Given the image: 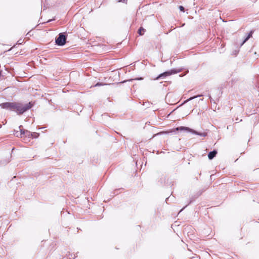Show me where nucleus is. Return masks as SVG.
<instances>
[{
    "mask_svg": "<svg viewBox=\"0 0 259 259\" xmlns=\"http://www.w3.org/2000/svg\"><path fill=\"white\" fill-rule=\"evenodd\" d=\"M33 105V104L31 102L25 105L16 102H5L0 104L2 108L16 111L19 115L22 114L30 109Z\"/></svg>",
    "mask_w": 259,
    "mask_h": 259,
    "instance_id": "f257e3e1",
    "label": "nucleus"
},
{
    "mask_svg": "<svg viewBox=\"0 0 259 259\" xmlns=\"http://www.w3.org/2000/svg\"><path fill=\"white\" fill-rule=\"evenodd\" d=\"M176 131H180V132L186 131V132H190L195 135H198V136H200L201 137H205L207 136V134L205 133L198 132H197V131H196L193 129H191L189 127H185V126L177 127L175 128L172 129L170 132L175 133Z\"/></svg>",
    "mask_w": 259,
    "mask_h": 259,
    "instance_id": "f03ea898",
    "label": "nucleus"
},
{
    "mask_svg": "<svg viewBox=\"0 0 259 259\" xmlns=\"http://www.w3.org/2000/svg\"><path fill=\"white\" fill-rule=\"evenodd\" d=\"M182 69H172L168 71H166L158 75L154 80H159L160 79H163L168 76H170L172 74H175L181 72Z\"/></svg>",
    "mask_w": 259,
    "mask_h": 259,
    "instance_id": "7ed1b4c3",
    "label": "nucleus"
},
{
    "mask_svg": "<svg viewBox=\"0 0 259 259\" xmlns=\"http://www.w3.org/2000/svg\"><path fill=\"white\" fill-rule=\"evenodd\" d=\"M67 35L66 32H61L55 39V43L59 46H63L66 42Z\"/></svg>",
    "mask_w": 259,
    "mask_h": 259,
    "instance_id": "20e7f679",
    "label": "nucleus"
},
{
    "mask_svg": "<svg viewBox=\"0 0 259 259\" xmlns=\"http://www.w3.org/2000/svg\"><path fill=\"white\" fill-rule=\"evenodd\" d=\"M22 126L20 125L19 126V128L20 131V136L22 137L23 135L25 136L26 137H30L31 136V132L27 131L24 130L22 128Z\"/></svg>",
    "mask_w": 259,
    "mask_h": 259,
    "instance_id": "39448f33",
    "label": "nucleus"
},
{
    "mask_svg": "<svg viewBox=\"0 0 259 259\" xmlns=\"http://www.w3.org/2000/svg\"><path fill=\"white\" fill-rule=\"evenodd\" d=\"M217 154V151L215 150H213V151L209 152L208 154V157L209 159H212L214 157H215Z\"/></svg>",
    "mask_w": 259,
    "mask_h": 259,
    "instance_id": "423d86ee",
    "label": "nucleus"
},
{
    "mask_svg": "<svg viewBox=\"0 0 259 259\" xmlns=\"http://www.w3.org/2000/svg\"><path fill=\"white\" fill-rule=\"evenodd\" d=\"M253 32V31L252 30L247 34L246 37L245 38V39L243 41L241 45H242L243 44H244L247 40H248L252 36Z\"/></svg>",
    "mask_w": 259,
    "mask_h": 259,
    "instance_id": "0eeeda50",
    "label": "nucleus"
},
{
    "mask_svg": "<svg viewBox=\"0 0 259 259\" xmlns=\"http://www.w3.org/2000/svg\"><path fill=\"white\" fill-rule=\"evenodd\" d=\"M203 96V95L202 94H201V95H197V96H193V97H190V98H189L188 99H187V100H186L184 103H186L188 101H190L194 99H195L196 98H198V97H202Z\"/></svg>",
    "mask_w": 259,
    "mask_h": 259,
    "instance_id": "6e6552de",
    "label": "nucleus"
},
{
    "mask_svg": "<svg viewBox=\"0 0 259 259\" xmlns=\"http://www.w3.org/2000/svg\"><path fill=\"white\" fill-rule=\"evenodd\" d=\"M39 135V134L38 133L33 132V133H31L30 137L33 138H37V137H38Z\"/></svg>",
    "mask_w": 259,
    "mask_h": 259,
    "instance_id": "1a4fd4ad",
    "label": "nucleus"
},
{
    "mask_svg": "<svg viewBox=\"0 0 259 259\" xmlns=\"http://www.w3.org/2000/svg\"><path fill=\"white\" fill-rule=\"evenodd\" d=\"M145 30L143 27H141L138 30V33L140 35H142L144 34Z\"/></svg>",
    "mask_w": 259,
    "mask_h": 259,
    "instance_id": "9d476101",
    "label": "nucleus"
},
{
    "mask_svg": "<svg viewBox=\"0 0 259 259\" xmlns=\"http://www.w3.org/2000/svg\"><path fill=\"white\" fill-rule=\"evenodd\" d=\"M106 84L105 83H101V82H98L95 85V87H99V86H102V85H105Z\"/></svg>",
    "mask_w": 259,
    "mask_h": 259,
    "instance_id": "9b49d317",
    "label": "nucleus"
},
{
    "mask_svg": "<svg viewBox=\"0 0 259 259\" xmlns=\"http://www.w3.org/2000/svg\"><path fill=\"white\" fill-rule=\"evenodd\" d=\"M179 9L181 11L183 12H184L185 9L182 6H180Z\"/></svg>",
    "mask_w": 259,
    "mask_h": 259,
    "instance_id": "f8f14e48",
    "label": "nucleus"
},
{
    "mask_svg": "<svg viewBox=\"0 0 259 259\" xmlns=\"http://www.w3.org/2000/svg\"><path fill=\"white\" fill-rule=\"evenodd\" d=\"M20 132L19 133L18 131H16V132H15V133L14 134V135H16V137H20Z\"/></svg>",
    "mask_w": 259,
    "mask_h": 259,
    "instance_id": "ddd939ff",
    "label": "nucleus"
},
{
    "mask_svg": "<svg viewBox=\"0 0 259 259\" xmlns=\"http://www.w3.org/2000/svg\"><path fill=\"white\" fill-rule=\"evenodd\" d=\"M135 80H143V78L142 77H139V78H135Z\"/></svg>",
    "mask_w": 259,
    "mask_h": 259,
    "instance_id": "4468645a",
    "label": "nucleus"
},
{
    "mask_svg": "<svg viewBox=\"0 0 259 259\" xmlns=\"http://www.w3.org/2000/svg\"><path fill=\"white\" fill-rule=\"evenodd\" d=\"M208 98L210 99H211V96L210 95H208Z\"/></svg>",
    "mask_w": 259,
    "mask_h": 259,
    "instance_id": "2eb2a0df",
    "label": "nucleus"
},
{
    "mask_svg": "<svg viewBox=\"0 0 259 259\" xmlns=\"http://www.w3.org/2000/svg\"><path fill=\"white\" fill-rule=\"evenodd\" d=\"M184 208H185V207H184V208H183L182 209H181V210H180V212L182 211Z\"/></svg>",
    "mask_w": 259,
    "mask_h": 259,
    "instance_id": "dca6fc26",
    "label": "nucleus"
}]
</instances>
